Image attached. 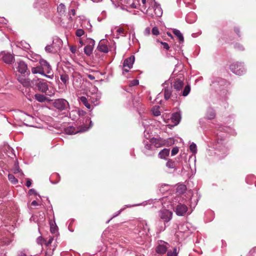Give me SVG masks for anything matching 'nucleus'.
<instances>
[{"instance_id":"1","label":"nucleus","mask_w":256,"mask_h":256,"mask_svg":"<svg viewBox=\"0 0 256 256\" xmlns=\"http://www.w3.org/2000/svg\"><path fill=\"white\" fill-rule=\"evenodd\" d=\"M53 106L59 110H66L69 106L68 102L64 99L58 98L54 100L52 103Z\"/></svg>"},{"instance_id":"2","label":"nucleus","mask_w":256,"mask_h":256,"mask_svg":"<svg viewBox=\"0 0 256 256\" xmlns=\"http://www.w3.org/2000/svg\"><path fill=\"white\" fill-rule=\"evenodd\" d=\"M230 70L237 75H242L244 72L243 66L241 63L236 62L232 64L230 66Z\"/></svg>"},{"instance_id":"3","label":"nucleus","mask_w":256,"mask_h":256,"mask_svg":"<svg viewBox=\"0 0 256 256\" xmlns=\"http://www.w3.org/2000/svg\"><path fill=\"white\" fill-rule=\"evenodd\" d=\"M170 144L168 143V141L163 140L162 139L152 138L151 140V143L154 145L156 148H160L162 146H170L174 144V141L171 138L170 139Z\"/></svg>"},{"instance_id":"4","label":"nucleus","mask_w":256,"mask_h":256,"mask_svg":"<svg viewBox=\"0 0 256 256\" xmlns=\"http://www.w3.org/2000/svg\"><path fill=\"white\" fill-rule=\"evenodd\" d=\"M0 59L8 64H10L14 60V56L12 54L5 52L0 53Z\"/></svg>"},{"instance_id":"5","label":"nucleus","mask_w":256,"mask_h":256,"mask_svg":"<svg viewBox=\"0 0 256 256\" xmlns=\"http://www.w3.org/2000/svg\"><path fill=\"white\" fill-rule=\"evenodd\" d=\"M172 212L166 210L162 209L159 212V216L164 222H168L172 218Z\"/></svg>"},{"instance_id":"6","label":"nucleus","mask_w":256,"mask_h":256,"mask_svg":"<svg viewBox=\"0 0 256 256\" xmlns=\"http://www.w3.org/2000/svg\"><path fill=\"white\" fill-rule=\"evenodd\" d=\"M134 62V56H132L126 58L123 63V70L126 72H128L132 67Z\"/></svg>"},{"instance_id":"7","label":"nucleus","mask_w":256,"mask_h":256,"mask_svg":"<svg viewBox=\"0 0 256 256\" xmlns=\"http://www.w3.org/2000/svg\"><path fill=\"white\" fill-rule=\"evenodd\" d=\"M184 77L180 76L175 79L173 84V88L176 91H180L184 86Z\"/></svg>"},{"instance_id":"8","label":"nucleus","mask_w":256,"mask_h":256,"mask_svg":"<svg viewBox=\"0 0 256 256\" xmlns=\"http://www.w3.org/2000/svg\"><path fill=\"white\" fill-rule=\"evenodd\" d=\"M88 128L84 126L80 128V130L76 129L74 126H68L65 128L64 132L68 134H74L78 133V132H84L87 130Z\"/></svg>"},{"instance_id":"9","label":"nucleus","mask_w":256,"mask_h":256,"mask_svg":"<svg viewBox=\"0 0 256 256\" xmlns=\"http://www.w3.org/2000/svg\"><path fill=\"white\" fill-rule=\"evenodd\" d=\"M39 63L46 74H50L52 72L51 66L46 60L41 59L40 60Z\"/></svg>"},{"instance_id":"10","label":"nucleus","mask_w":256,"mask_h":256,"mask_svg":"<svg viewBox=\"0 0 256 256\" xmlns=\"http://www.w3.org/2000/svg\"><path fill=\"white\" fill-rule=\"evenodd\" d=\"M187 206L182 204H178L176 208V212L178 216H183L187 212Z\"/></svg>"},{"instance_id":"11","label":"nucleus","mask_w":256,"mask_h":256,"mask_svg":"<svg viewBox=\"0 0 256 256\" xmlns=\"http://www.w3.org/2000/svg\"><path fill=\"white\" fill-rule=\"evenodd\" d=\"M94 44V40H91L90 44L87 45L84 47V52L86 56H90L92 54Z\"/></svg>"},{"instance_id":"12","label":"nucleus","mask_w":256,"mask_h":256,"mask_svg":"<svg viewBox=\"0 0 256 256\" xmlns=\"http://www.w3.org/2000/svg\"><path fill=\"white\" fill-rule=\"evenodd\" d=\"M32 70V74H42V76H46L47 78H50V76H48V75L46 74L44 72V70L42 68L40 65L38 66H37L36 67H32V70Z\"/></svg>"},{"instance_id":"13","label":"nucleus","mask_w":256,"mask_h":256,"mask_svg":"<svg viewBox=\"0 0 256 256\" xmlns=\"http://www.w3.org/2000/svg\"><path fill=\"white\" fill-rule=\"evenodd\" d=\"M36 86L39 91L46 92L48 90V85L46 82H40L36 84Z\"/></svg>"},{"instance_id":"14","label":"nucleus","mask_w":256,"mask_h":256,"mask_svg":"<svg viewBox=\"0 0 256 256\" xmlns=\"http://www.w3.org/2000/svg\"><path fill=\"white\" fill-rule=\"evenodd\" d=\"M18 70L21 74H24L28 69L27 65L24 62H20L18 63Z\"/></svg>"},{"instance_id":"15","label":"nucleus","mask_w":256,"mask_h":256,"mask_svg":"<svg viewBox=\"0 0 256 256\" xmlns=\"http://www.w3.org/2000/svg\"><path fill=\"white\" fill-rule=\"evenodd\" d=\"M168 248L164 244H159L156 248V252L157 254H163L167 251Z\"/></svg>"},{"instance_id":"16","label":"nucleus","mask_w":256,"mask_h":256,"mask_svg":"<svg viewBox=\"0 0 256 256\" xmlns=\"http://www.w3.org/2000/svg\"><path fill=\"white\" fill-rule=\"evenodd\" d=\"M170 154V149L164 148L160 150L158 154V156L161 159H166Z\"/></svg>"},{"instance_id":"17","label":"nucleus","mask_w":256,"mask_h":256,"mask_svg":"<svg viewBox=\"0 0 256 256\" xmlns=\"http://www.w3.org/2000/svg\"><path fill=\"white\" fill-rule=\"evenodd\" d=\"M97 48L101 52L106 53L108 52V46L104 44L102 42H100Z\"/></svg>"},{"instance_id":"18","label":"nucleus","mask_w":256,"mask_h":256,"mask_svg":"<svg viewBox=\"0 0 256 256\" xmlns=\"http://www.w3.org/2000/svg\"><path fill=\"white\" fill-rule=\"evenodd\" d=\"M18 80L24 86L28 87L30 85V80L28 78L23 77H19L18 78Z\"/></svg>"},{"instance_id":"19","label":"nucleus","mask_w":256,"mask_h":256,"mask_svg":"<svg viewBox=\"0 0 256 256\" xmlns=\"http://www.w3.org/2000/svg\"><path fill=\"white\" fill-rule=\"evenodd\" d=\"M180 114L178 113H174L172 115V121L175 124H178L180 121Z\"/></svg>"},{"instance_id":"20","label":"nucleus","mask_w":256,"mask_h":256,"mask_svg":"<svg viewBox=\"0 0 256 256\" xmlns=\"http://www.w3.org/2000/svg\"><path fill=\"white\" fill-rule=\"evenodd\" d=\"M173 33L178 37L180 42H184V38L182 34L178 30L174 29Z\"/></svg>"},{"instance_id":"21","label":"nucleus","mask_w":256,"mask_h":256,"mask_svg":"<svg viewBox=\"0 0 256 256\" xmlns=\"http://www.w3.org/2000/svg\"><path fill=\"white\" fill-rule=\"evenodd\" d=\"M186 188L184 184H180L176 188V192L179 194H183L186 191Z\"/></svg>"},{"instance_id":"22","label":"nucleus","mask_w":256,"mask_h":256,"mask_svg":"<svg viewBox=\"0 0 256 256\" xmlns=\"http://www.w3.org/2000/svg\"><path fill=\"white\" fill-rule=\"evenodd\" d=\"M34 98L38 102H44L46 100V98L44 95L40 94H36Z\"/></svg>"},{"instance_id":"23","label":"nucleus","mask_w":256,"mask_h":256,"mask_svg":"<svg viewBox=\"0 0 256 256\" xmlns=\"http://www.w3.org/2000/svg\"><path fill=\"white\" fill-rule=\"evenodd\" d=\"M80 101L88 109L91 108L90 104L88 102L87 98L85 96H81L80 98Z\"/></svg>"},{"instance_id":"24","label":"nucleus","mask_w":256,"mask_h":256,"mask_svg":"<svg viewBox=\"0 0 256 256\" xmlns=\"http://www.w3.org/2000/svg\"><path fill=\"white\" fill-rule=\"evenodd\" d=\"M172 94V90L170 88H166L164 90V97L166 100H168Z\"/></svg>"},{"instance_id":"25","label":"nucleus","mask_w":256,"mask_h":256,"mask_svg":"<svg viewBox=\"0 0 256 256\" xmlns=\"http://www.w3.org/2000/svg\"><path fill=\"white\" fill-rule=\"evenodd\" d=\"M190 91V86L189 84L185 86L184 90L182 92V96H187Z\"/></svg>"},{"instance_id":"26","label":"nucleus","mask_w":256,"mask_h":256,"mask_svg":"<svg viewBox=\"0 0 256 256\" xmlns=\"http://www.w3.org/2000/svg\"><path fill=\"white\" fill-rule=\"evenodd\" d=\"M58 230V226L56 224H53L52 222H50V230L52 233L55 234Z\"/></svg>"},{"instance_id":"27","label":"nucleus","mask_w":256,"mask_h":256,"mask_svg":"<svg viewBox=\"0 0 256 256\" xmlns=\"http://www.w3.org/2000/svg\"><path fill=\"white\" fill-rule=\"evenodd\" d=\"M45 50L48 52L55 53L56 52V50L52 45L47 46L45 48Z\"/></svg>"},{"instance_id":"28","label":"nucleus","mask_w":256,"mask_h":256,"mask_svg":"<svg viewBox=\"0 0 256 256\" xmlns=\"http://www.w3.org/2000/svg\"><path fill=\"white\" fill-rule=\"evenodd\" d=\"M9 180L14 184H16L18 182V180L14 177L12 174H9L8 175Z\"/></svg>"},{"instance_id":"29","label":"nucleus","mask_w":256,"mask_h":256,"mask_svg":"<svg viewBox=\"0 0 256 256\" xmlns=\"http://www.w3.org/2000/svg\"><path fill=\"white\" fill-rule=\"evenodd\" d=\"M60 80L64 84H66L69 80L68 75L66 74H61Z\"/></svg>"},{"instance_id":"30","label":"nucleus","mask_w":256,"mask_h":256,"mask_svg":"<svg viewBox=\"0 0 256 256\" xmlns=\"http://www.w3.org/2000/svg\"><path fill=\"white\" fill-rule=\"evenodd\" d=\"M178 252H177V249L176 248H174L173 250V251H168L167 256H178Z\"/></svg>"},{"instance_id":"31","label":"nucleus","mask_w":256,"mask_h":256,"mask_svg":"<svg viewBox=\"0 0 256 256\" xmlns=\"http://www.w3.org/2000/svg\"><path fill=\"white\" fill-rule=\"evenodd\" d=\"M166 166L170 168H174L175 166V162L172 160H169L166 164Z\"/></svg>"},{"instance_id":"32","label":"nucleus","mask_w":256,"mask_h":256,"mask_svg":"<svg viewBox=\"0 0 256 256\" xmlns=\"http://www.w3.org/2000/svg\"><path fill=\"white\" fill-rule=\"evenodd\" d=\"M65 8H66L65 6L62 4H60L58 6V8H57L58 12L63 14L65 11Z\"/></svg>"},{"instance_id":"33","label":"nucleus","mask_w":256,"mask_h":256,"mask_svg":"<svg viewBox=\"0 0 256 256\" xmlns=\"http://www.w3.org/2000/svg\"><path fill=\"white\" fill-rule=\"evenodd\" d=\"M13 172L15 174L22 173L20 172V170L18 164H14V168H13Z\"/></svg>"},{"instance_id":"34","label":"nucleus","mask_w":256,"mask_h":256,"mask_svg":"<svg viewBox=\"0 0 256 256\" xmlns=\"http://www.w3.org/2000/svg\"><path fill=\"white\" fill-rule=\"evenodd\" d=\"M84 30L82 29H78L76 32V35L78 37H80L84 34Z\"/></svg>"},{"instance_id":"35","label":"nucleus","mask_w":256,"mask_h":256,"mask_svg":"<svg viewBox=\"0 0 256 256\" xmlns=\"http://www.w3.org/2000/svg\"><path fill=\"white\" fill-rule=\"evenodd\" d=\"M190 151L193 153H196V146L195 144L192 143L190 146Z\"/></svg>"},{"instance_id":"36","label":"nucleus","mask_w":256,"mask_h":256,"mask_svg":"<svg viewBox=\"0 0 256 256\" xmlns=\"http://www.w3.org/2000/svg\"><path fill=\"white\" fill-rule=\"evenodd\" d=\"M152 114L154 116H158L160 114V112L158 108H154L152 110Z\"/></svg>"},{"instance_id":"37","label":"nucleus","mask_w":256,"mask_h":256,"mask_svg":"<svg viewBox=\"0 0 256 256\" xmlns=\"http://www.w3.org/2000/svg\"><path fill=\"white\" fill-rule=\"evenodd\" d=\"M152 34L154 36H158L160 34L159 30L157 27L154 26L152 28Z\"/></svg>"},{"instance_id":"38","label":"nucleus","mask_w":256,"mask_h":256,"mask_svg":"<svg viewBox=\"0 0 256 256\" xmlns=\"http://www.w3.org/2000/svg\"><path fill=\"white\" fill-rule=\"evenodd\" d=\"M118 34H122V36H125L126 34V32L123 28H119L116 30Z\"/></svg>"},{"instance_id":"39","label":"nucleus","mask_w":256,"mask_h":256,"mask_svg":"<svg viewBox=\"0 0 256 256\" xmlns=\"http://www.w3.org/2000/svg\"><path fill=\"white\" fill-rule=\"evenodd\" d=\"M138 84H139V82H138V80H134L130 82L129 85L130 86H132L138 85Z\"/></svg>"},{"instance_id":"40","label":"nucleus","mask_w":256,"mask_h":256,"mask_svg":"<svg viewBox=\"0 0 256 256\" xmlns=\"http://www.w3.org/2000/svg\"><path fill=\"white\" fill-rule=\"evenodd\" d=\"M178 152V147H174L172 149L171 154L172 156H174Z\"/></svg>"},{"instance_id":"41","label":"nucleus","mask_w":256,"mask_h":256,"mask_svg":"<svg viewBox=\"0 0 256 256\" xmlns=\"http://www.w3.org/2000/svg\"><path fill=\"white\" fill-rule=\"evenodd\" d=\"M160 44L163 46L164 48L168 50L170 49V46H168V44L166 42H161Z\"/></svg>"},{"instance_id":"42","label":"nucleus","mask_w":256,"mask_h":256,"mask_svg":"<svg viewBox=\"0 0 256 256\" xmlns=\"http://www.w3.org/2000/svg\"><path fill=\"white\" fill-rule=\"evenodd\" d=\"M235 48L240 49V50H244V48L243 46L240 44L236 43L235 44Z\"/></svg>"},{"instance_id":"43","label":"nucleus","mask_w":256,"mask_h":256,"mask_svg":"<svg viewBox=\"0 0 256 256\" xmlns=\"http://www.w3.org/2000/svg\"><path fill=\"white\" fill-rule=\"evenodd\" d=\"M53 240H54V238L52 237H50L49 238L47 242H46V246H48L49 245H50L52 244Z\"/></svg>"},{"instance_id":"44","label":"nucleus","mask_w":256,"mask_h":256,"mask_svg":"<svg viewBox=\"0 0 256 256\" xmlns=\"http://www.w3.org/2000/svg\"><path fill=\"white\" fill-rule=\"evenodd\" d=\"M234 31L235 32L238 36H240V29L238 27H235L234 28Z\"/></svg>"},{"instance_id":"45","label":"nucleus","mask_w":256,"mask_h":256,"mask_svg":"<svg viewBox=\"0 0 256 256\" xmlns=\"http://www.w3.org/2000/svg\"><path fill=\"white\" fill-rule=\"evenodd\" d=\"M76 46H70V50L73 54H74L76 52Z\"/></svg>"},{"instance_id":"46","label":"nucleus","mask_w":256,"mask_h":256,"mask_svg":"<svg viewBox=\"0 0 256 256\" xmlns=\"http://www.w3.org/2000/svg\"><path fill=\"white\" fill-rule=\"evenodd\" d=\"M214 116H215L214 113L212 112H211L210 114V116H208V118L212 119V118H214Z\"/></svg>"},{"instance_id":"47","label":"nucleus","mask_w":256,"mask_h":256,"mask_svg":"<svg viewBox=\"0 0 256 256\" xmlns=\"http://www.w3.org/2000/svg\"><path fill=\"white\" fill-rule=\"evenodd\" d=\"M32 184L31 180L30 179H27L26 182V186L28 187H30Z\"/></svg>"},{"instance_id":"48","label":"nucleus","mask_w":256,"mask_h":256,"mask_svg":"<svg viewBox=\"0 0 256 256\" xmlns=\"http://www.w3.org/2000/svg\"><path fill=\"white\" fill-rule=\"evenodd\" d=\"M86 114V112L84 110H79L78 111V114L80 116H84Z\"/></svg>"},{"instance_id":"49","label":"nucleus","mask_w":256,"mask_h":256,"mask_svg":"<svg viewBox=\"0 0 256 256\" xmlns=\"http://www.w3.org/2000/svg\"><path fill=\"white\" fill-rule=\"evenodd\" d=\"M145 148L147 150H150L151 149V144H146L145 145Z\"/></svg>"},{"instance_id":"50","label":"nucleus","mask_w":256,"mask_h":256,"mask_svg":"<svg viewBox=\"0 0 256 256\" xmlns=\"http://www.w3.org/2000/svg\"><path fill=\"white\" fill-rule=\"evenodd\" d=\"M31 205L32 206H37L38 205V202L36 200H34L32 202Z\"/></svg>"},{"instance_id":"51","label":"nucleus","mask_w":256,"mask_h":256,"mask_svg":"<svg viewBox=\"0 0 256 256\" xmlns=\"http://www.w3.org/2000/svg\"><path fill=\"white\" fill-rule=\"evenodd\" d=\"M88 77L90 80H94L95 79V77L93 75H92V74H88Z\"/></svg>"},{"instance_id":"52","label":"nucleus","mask_w":256,"mask_h":256,"mask_svg":"<svg viewBox=\"0 0 256 256\" xmlns=\"http://www.w3.org/2000/svg\"><path fill=\"white\" fill-rule=\"evenodd\" d=\"M18 256H27L26 254L24 252H20Z\"/></svg>"},{"instance_id":"53","label":"nucleus","mask_w":256,"mask_h":256,"mask_svg":"<svg viewBox=\"0 0 256 256\" xmlns=\"http://www.w3.org/2000/svg\"><path fill=\"white\" fill-rule=\"evenodd\" d=\"M70 12L72 16H74L76 14V11L74 9L70 10Z\"/></svg>"},{"instance_id":"54","label":"nucleus","mask_w":256,"mask_h":256,"mask_svg":"<svg viewBox=\"0 0 256 256\" xmlns=\"http://www.w3.org/2000/svg\"><path fill=\"white\" fill-rule=\"evenodd\" d=\"M167 34L168 36H169L171 38H172L173 36H172V34H170V32H167Z\"/></svg>"},{"instance_id":"55","label":"nucleus","mask_w":256,"mask_h":256,"mask_svg":"<svg viewBox=\"0 0 256 256\" xmlns=\"http://www.w3.org/2000/svg\"><path fill=\"white\" fill-rule=\"evenodd\" d=\"M79 42H80V44L81 46H82V45H84V42H83L82 41V40H80H80Z\"/></svg>"},{"instance_id":"56","label":"nucleus","mask_w":256,"mask_h":256,"mask_svg":"<svg viewBox=\"0 0 256 256\" xmlns=\"http://www.w3.org/2000/svg\"><path fill=\"white\" fill-rule=\"evenodd\" d=\"M142 2L143 4H144L146 3V0H142Z\"/></svg>"},{"instance_id":"57","label":"nucleus","mask_w":256,"mask_h":256,"mask_svg":"<svg viewBox=\"0 0 256 256\" xmlns=\"http://www.w3.org/2000/svg\"><path fill=\"white\" fill-rule=\"evenodd\" d=\"M40 240H41V241H44V240H43V239L42 238L40 237L38 239H40Z\"/></svg>"},{"instance_id":"58","label":"nucleus","mask_w":256,"mask_h":256,"mask_svg":"<svg viewBox=\"0 0 256 256\" xmlns=\"http://www.w3.org/2000/svg\"><path fill=\"white\" fill-rule=\"evenodd\" d=\"M33 190H33L32 189H30V192H33Z\"/></svg>"},{"instance_id":"59","label":"nucleus","mask_w":256,"mask_h":256,"mask_svg":"<svg viewBox=\"0 0 256 256\" xmlns=\"http://www.w3.org/2000/svg\"><path fill=\"white\" fill-rule=\"evenodd\" d=\"M33 190H33L32 189H30V192H33Z\"/></svg>"},{"instance_id":"60","label":"nucleus","mask_w":256,"mask_h":256,"mask_svg":"<svg viewBox=\"0 0 256 256\" xmlns=\"http://www.w3.org/2000/svg\"><path fill=\"white\" fill-rule=\"evenodd\" d=\"M92 125V122H90V126Z\"/></svg>"}]
</instances>
